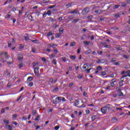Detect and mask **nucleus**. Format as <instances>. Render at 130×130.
Returning a JSON list of instances; mask_svg holds the SVG:
<instances>
[{
    "instance_id": "45",
    "label": "nucleus",
    "mask_w": 130,
    "mask_h": 130,
    "mask_svg": "<svg viewBox=\"0 0 130 130\" xmlns=\"http://www.w3.org/2000/svg\"><path fill=\"white\" fill-rule=\"evenodd\" d=\"M76 45V43L75 42L71 43V46H75Z\"/></svg>"
},
{
    "instance_id": "7",
    "label": "nucleus",
    "mask_w": 130,
    "mask_h": 130,
    "mask_svg": "<svg viewBox=\"0 0 130 130\" xmlns=\"http://www.w3.org/2000/svg\"><path fill=\"white\" fill-rule=\"evenodd\" d=\"M2 54H5V57H7V58H10V57L9 56V55L8 54V52H4L3 53H1V55Z\"/></svg>"
},
{
    "instance_id": "32",
    "label": "nucleus",
    "mask_w": 130,
    "mask_h": 130,
    "mask_svg": "<svg viewBox=\"0 0 130 130\" xmlns=\"http://www.w3.org/2000/svg\"><path fill=\"white\" fill-rule=\"evenodd\" d=\"M54 56H55V54H51V55L50 56V59H52V58L53 57H54Z\"/></svg>"
},
{
    "instance_id": "51",
    "label": "nucleus",
    "mask_w": 130,
    "mask_h": 130,
    "mask_svg": "<svg viewBox=\"0 0 130 130\" xmlns=\"http://www.w3.org/2000/svg\"><path fill=\"white\" fill-rule=\"evenodd\" d=\"M67 60V57H62V61L66 62V60Z\"/></svg>"
},
{
    "instance_id": "33",
    "label": "nucleus",
    "mask_w": 130,
    "mask_h": 130,
    "mask_svg": "<svg viewBox=\"0 0 130 130\" xmlns=\"http://www.w3.org/2000/svg\"><path fill=\"white\" fill-rule=\"evenodd\" d=\"M53 92H57L58 91V87H56L53 90Z\"/></svg>"
},
{
    "instance_id": "63",
    "label": "nucleus",
    "mask_w": 130,
    "mask_h": 130,
    "mask_svg": "<svg viewBox=\"0 0 130 130\" xmlns=\"http://www.w3.org/2000/svg\"><path fill=\"white\" fill-rule=\"evenodd\" d=\"M39 63L38 62L34 63L33 67H35L36 66H38Z\"/></svg>"
},
{
    "instance_id": "23",
    "label": "nucleus",
    "mask_w": 130,
    "mask_h": 130,
    "mask_svg": "<svg viewBox=\"0 0 130 130\" xmlns=\"http://www.w3.org/2000/svg\"><path fill=\"white\" fill-rule=\"evenodd\" d=\"M80 19H74L72 23H77V22H78V21H79Z\"/></svg>"
},
{
    "instance_id": "28",
    "label": "nucleus",
    "mask_w": 130,
    "mask_h": 130,
    "mask_svg": "<svg viewBox=\"0 0 130 130\" xmlns=\"http://www.w3.org/2000/svg\"><path fill=\"white\" fill-rule=\"evenodd\" d=\"M52 62L54 64H55V66H56V59H53L52 60Z\"/></svg>"
},
{
    "instance_id": "47",
    "label": "nucleus",
    "mask_w": 130,
    "mask_h": 130,
    "mask_svg": "<svg viewBox=\"0 0 130 130\" xmlns=\"http://www.w3.org/2000/svg\"><path fill=\"white\" fill-rule=\"evenodd\" d=\"M60 36V35L59 34H56L55 35L56 38H58Z\"/></svg>"
},
{
    "instance_id": "5",
    "label": "nucleus",
    "mask_w": 130,
    "mask_h": 130,
    "mask_svg": "<svg viewBox=\"0 0 130 130\" xmlns=\"http://www.w3.org/2000/svg\"><path fill=\"white\" fill-rule=\"evenodd\" d=\"M55 99H56V102H55V103H57V104L61 101V99H62V98L60 96H58Z\"/></svg>"
},
{
    "instance_id": "21",
    "label": "nucleus",
    "mask_w": 130,
    "mask_h": 130,
    "mask_svg": "<svg viewBox=\"0 0 130 130\" xmlns=\"http://www.w3.org/2000/svg\"><path fill=\"white\" fill-rule=\"evenodd\" d=\"M83 43L84 44H85V45H88L89 44H90V42L84 41L83 42Z\"/></svg>"
},
{
    "instance_id": "12",
    "label": "nucleus",
    "mask_w": 130,
    "mask_h": 130,
    "mask_svg": "<svg viewBox=\"0 0 130 130\" xmlns=\"http://www.w3.org/2000/svg\"><path fill=\"white\" fill-rule=\"evenodd\" d=\"M49 84L51 85V84H53V79L51 78L49 79L48 81Z\"/></svg>"
},
{
    "instance_id": "30",
    "label": "nucleus",
    "mask_w": 130,
    "mask_h": 130,
    "mask_svg": "<svg viewBox=\"0 0 130 130\" xmlns=\"http://www.w3.org/2000/svg\"><path fill=\"white\" fill-rule=\"evenodd\" d=\"M12 46V42L10 41H8V47Z\"/></svg>"
},
{
    "instance_id": "52",
    "label": "nucleus",
    "mask_w": 130,
    "mask_h": 130,
    "mask_svg": "<svg viewBox=\"0 0 130 130\" xmlns=\"http://www.w3.org/2000/svg\"><path fill=\"white\" fill-rule=\"evenodd\" d=\"M126 77H128L127 75H123L122 78L120 79V80H122V79H123V78H126Z\"/></svg>"
},
{
    "instance_id": "26",
    "label": "nucleus",
    "mask_w": 130,
    "mask_h": 130,
    "mask_svg": "<svg viewBox=\"0 0 130 130\" xmlns=\"http://www.w3.org/2000/svg\"><path fill=\"white\" fill-rule=\"evenodd\" d=\"M91 18H93V15H92L87 16V19H88V20H92V19H91Z\"/></svg>"
},
{
    "instance_id": "24",
    "label": "nucleus",
    "mask_w": 130,
    "mask_h": 130,
    "mask_svg": "<svg viewBox=\"0 0 130 130\" xmlns=\"http://www.w3.org/2000/svg\"><path fill=\"white\" fill-rule=\"evenodd\" d=\"M70 58H71V59L75 60V59H76V56H75V55H71L70 56Z\"/></svg>"
},
{
    "instance_id": "58",
    "label": "nucleus",
    "mask_w": 130,
    "mask_h": 130,
    "mask_svg": "<svg viewBox=\"0 0 130 130\" xmlns=\"http://www.w3.org/2000/svg\"><path fill=\"white\" fill-rule=\"evenodd\" d=\"M115 48H116V49H117V50H121V47H116Z\"/></svg>"
},
{
    "instance_id": "1",
    "label": "nucleus",
    "mask_w": 130,
    "mask_h": 130,
    "mask_svg": "<svg viewBox=\"0 0 130 130\" xmlns=\"http://www.w3.org/2000/svg\"><path fill=\"white\" fill-rule=\"evenodd\" d=\"M101 111L102 113H110V111H113V110L111 108L110 104H107L101 108Z\"/></svg>"
},
{
    "instance_id": "54",
    "label": "nucleus",
    "mask_w": 130,
    "mask_h": 130,
    "mask_svg": "<svg viewBox=\"0 0 130 130\" xmlns=\"http://www.w3.org/2000/svg\"><path fill=\"white\" fill-rule=\"evenodd\" d=\"M53 51L55 53V54H57V50L55 49V48H54Z\"/></svg>"
},
{
    "instance_id": "9",
    "label": "nucleus",
    "mask_w": 130,
    "mask_h": 130,
    "mask_svg": "<svg viewBox=\"0 0 130 130\" xmlns=\"http://www.w3.org/2000/svg\"><path fill=\"white\" fill-rule=\"evenodd\" d=\"M18 58L19 60H22V59H23V55H22V54H19L18 55Z\"/></svg>"
},
{
    "instance_id": "25",
    "label": "nucleus",
    "mask_w": 130,
    "mask_h": 130,
    "mask_svg": "<svg viewBox=\"0 0 130 130\" xmlns=\"http://www.w3.org/2000/svg\"><path fill=\"white\" fill-rule=\"evenodd\" d=\"M7 128H8L9 130H13V127L10 125H8Z\"/></svg>"
},
{
    "instance_id": "6",
    "label": "nucleus",
    "mask_w": 130,
    "mask_h": 130,
    "mask_svg": "<svg viewBox=\"0 0 130 130\" xmlns=\"http://www.w3.org/2000/svg\"><path fill=\"white\" fill-rule=\"evenodd\" d=\"M4 122L6 124V128H8V125L10 124V121L7 119H4Z\"/></svg>"
},
{
    "instance_id": "59",
    "label": "nucleus",
    "mask_w": 130,
    "mask_h": 130,
    "mask_svg": "<svg viewBox=\"0 0 130 130\" xmlns=\"http://www.w3.org/2000/svg\"><path fill=\"white\" fill-rule=\"evenodd\" d=\"M74 85V83L73 82H71L69 84V87L71 88L72 86Z\"/></svg>"
},
{
    "instance_id": "55",
    "label": "nucleus",
    "mask_w": 130,
    "mask_h": 130,
    "mask_svg": "<svg viewBox=\"0 0 130 130\" xmlns=\"http://www.w3.org/2000/svg\"><path fill=\"white\" fill-rule=\"evenodd\" d=\"M37 10H36V14L38 16H39L40 15V12H38V11L37 12Z\"/></svg>"
},
{
    "instance_id": "64",
    "label": "nucleus",
    "mask_w": 130,
    "mask_h": 130,
    "mask_svg": "<svg viewBox=\"0 0 130 130\" xmlns=\"http://www.w3.org/2000/svg\"><path fill=\"white\" fill-rule=\"evenodd\" d=\"M126 74H127V75H130V70H128L127 72H126Z\"/></svg>"
},
{
    "instance_id": "34",
    "label": "nucleus",
    "mask_w": 130,
    "mask_h": 130,
    "mask_svg": "<svg viewBox=\"0 0 130 130\" xmlns=\"http://www.w3.org/2000/svg\"><path fill=\"white\" fill-rule=\"evenodd\" d=\"M77 78L79 80H81V79L83 78V76L79 75L77 76Z\"/></svg>"
},
{
    "instance_id": "4",
    "label": "nucleus",
    "mask_w": 130,
    "mask_h": 130,
    "mask_svg": "<svg viewBox=\"0 0 130 130\" xmlns=\"http://www.w3.org/2000/svg\"><path fill=\"white\" fill-rule=\"evenodd\" d=\"M98 60L100 61L98 62V63H104L105 64L107 63V60L106 59H98Z\"/></svg>"
},
{
    "instance_id": "10",
    "label": "nucleus",
    "mask_w": 130,
    "mask_h": 130,
    "mask_svg": "<svg viewBox=\"0 0 130 130\" xmlns=\"http://www.w3.org/2000/svg\"><path fill=\"white\" fill-rule=\"evenodd\" d=\"M78 13V9H75V10L70 12L69 14H77Z\"/></svg>"
},
{
    "instance_id": "18",
    "label": "nucleus",
    "mask_w": 130,
    "mask_h": 130,
    "mask_svg": "<svg viewBox=\"0 0 130 130\" xmlns=\"http://www.w3.org/2000/svg\"><path fill=\"white\" fill-rule=\"evenodd\" d=\"M32 80H33V77L32 76L28 77L27 78V81L30 82V81H32Z\"/></svg>"
},
{
    "instance_id": "15",
    "label": "nucleus",
    "mask_w": 130,
    "mask_h": 130,
    "mask_svg": "<svg viewBox=\"0 0 130 130\" xmlns=\"http://www.w3.org/2000/svg\"><path fill=\"white\" fill-rule=\"evenodd\" d=\"M48 45L49 46H50V47H52V48L54 47V46H57V45H55L54 44H48Z\"/></svg>"
},
{
    "instance_id": "35",
    "label": "nucleus",
    "mask_w": 130,
    "mask_h": 130,
    "mask_svg": "<svg viewBox=\"0 0 130 130\" xmlns=\"http://www.w3.org/2000/svg\"><path fill=\"white\" fill-rule=\"evenodd\" d=\"M51 101L53 104H57V103H55L56 102V100H52Z\"/></svg>"
},
{
    "instance_id": "40",
    "label": "nucleus",
    "mask_w": 130,
    "mask_h": 130,
    "mask_svg": "<svg viewBox=\"0 0 130 130\" xmlns=\"http://www.w3.org/2000/svg\"><path fill=\"white\" fill-rule=\"evenodd\" d=\"M31 113H32V115H35V114L36 113V110H33Z\"/></svg>"
},
{
    "instance_id": "44",
    "label": "nucleus",
    "mask_w": 130,
    "mask_h": 130,
    "mask_svg": "<svg viewBox=\"0 0 130 130\" xmlns=\"http://www.w3.org/2000/svg\"><path fill=\"white\" fill-rule=\"evenodd\" d=\"M5 112H6V110H5V109L2 108L1 110V113H5Z\"/></svg>"
},
{
    "instance_id": "8",
    "label": "nucleus",
    "mask_w": 130,
    "mask_h": 130,
    "mask_svg": "<svg viewBox=\"0 0 130 130\" xmlns=\"http://www.w3.org/2000/svg\"><path fill=\"white\" fill-rule=\"evenodd\" d=\"M24 40H25V41H27L28 40H30V39L29 38L28 34H26L25 35Z\"/></svg>"
},
{
    "instance_id": "41",
    "label": "nucleus",
    "mask_w": 130,
    "mask_h": 130,
    "mask_svg": "<svg viewBox=\"0 0 130 130\" xmlns=\"http://www.w3.org/2000/svg\"><path fill=\"white\" fill-rule=\"evenodd\" d=\"M126 5V4H125L124 2H123V3H122L121 6V7H125Z\"/></svg>"
},
{
    "instance_id": "22",
    "label": "nucleus",
    "mask_w": 130,
    "mask_h": 130,
    "mask_svg": "<svg viewBox=\"0 0 130 130\" xmlns=\"http://www.w3.org/2000/svg\"><path fill=\"white\" fill-rule=\"evenodd\" d=\"M95 117H97V116L96 115H93L91 117V119L92 120V121H94V120H95V119H96V118Z\"/></svg>"
},
{
    "instance_id": "56",
    "label": "nucleus",
    "mask_w": 130,
    "mask_h": 130,
    "mask_svg": "<svg viewBox=\"0 0 130 130\" xmlns=\"http://www.w3.org/2000/svg\"><path fill=\"white\" fill-rule=\"evenodd\" d=\"M28 85L29 86V87H32V86H33V82H29Z\"/></svg>"
},
{
    "instance_id": "62",
    "label": "nucleus",
    "mask_w": 130,
    "mask_h": 130,
    "mask_svg": "<svg viewBox=\"0 0 130 130\" xmlns=\"http://www.w3.org/2000/svg\"><path fill=\"white\" fill-rule=\"evenodd\" d=\"M42 60H43V61H44V62L46 61V59H45L44 57H42Z\"/></svg>"
},
{
    "instance_id": "11",
    "label": "nucleus",
    "mask_w": 130,
    "mask_h": 130,
    "mask_svg": "<svg viewBox=\"0 0 130 130\" xmlns=\"http://www.w3.org/2000/svg\"><path fill=\"white\" fill-rule=\"evenodd\" d=\"M35 120L36 121H39L40 120V115H38Z\"/></svg>"
},
{
    "instance_id": "53",
    "label": "nucleus",
    "mask_w": 130,
    "mask_h": 130,
    "mask_svg": "<svg viewBox=\"0 0 130 130\" xmlns=\"http://www.w3.org/2000/svg\"><path fill=\"white\" fill-rule=\"evenodd\" d=\"M105 75H106V72H102L101 76H105Z\"/></svg>"
},
{
    "instance_id": "20",
    "label": "nucleus",
    "mask_w": 130,
    "mask_h": 130,
    "mask_svg": "<svg viewBox=\"0 0 130 130\" xmlns=\"http://www.w3.org/2000/svg\"><path fill=\"white\" fill-rule=\"evenodd\" d=\"M119 7H120V5H114V7H113V9H118Z\"/></svg>"
},
{
    "instance_id": "49",
    "label": "nucleus",
    "mask_w": 130,
    "mask_h": 130,
    "mask_svg": "<svg viewBox=\"0 0 130 130\" xmlns=\"http://www.w3.org/2000/svg\"><path fill=\"white\" fill-rule=\"evenodd\" d=\"M23 67V63H21L19 64V69H21V68Z\"/></svg>"
},
{
    "instance_id": "16",
    "label": "nucleus",
    "mask_w": 130,
    "mask_h": 130,
    "mask_svg": "<svg viewBox=\"0 0 130 130\" xmlns=\"http://www.w3.org/2000/svg\"><path fill=\"white\" fill-rule=\"evenodd\" d=\"M59 32L60 34H62V33H63V27L60 28V29H59Z\"/></svg>"
},
{
    "instance_id": "3",
    "label": "nucleus",
    "mask_w": 130,
    "mask_h": 130,
    "mask_svg": "<svg viewBox=\"0 0 130 130\" xmlns=\"http://www.w3.org/2000/svg\"><path fill=\"white\" fill-rule=\"evenodd\" d=\"M35 69V74L37 76V77H40V73H39V67L34 68Z\"/></svg>"
},
{
    "instance_id": "36",
    "label": "nucleus",
    "mask_w": 130,
    "mask_h": 130,
    "mask_svg": "<svg viewBox=\"0 0 130 130\" xmlns=\"http://www.w3.org/2000/svg\"><path fill=\"white\" fill-rule=\"evenodd\" d=\"M123 57H124V58H125L126 59H128V58H129V57H128V56H127V55H123Z\"/></svg>"
},
{
    "instance_id": "19",
    "label": "nucleus",
    "mask_w": 130,
    "mask_h": 130,
    "mask_svg": "<svg viewBox=\"0 0 130 130\" xmlns=\"http://www.w3.org/2000/svg\"><path fill=\"white\" fill-rule=\"evenodd\" d=\"M118 96H123V93L121 91H119L117 93Z\"/></svg>"
},
{
    "instance_id": "27",
    "label": "nucleus",
    "mask_w": 130,
    "mask_h": 130,
    "mask_svg": "<svg viewBox=\"0 0 130 130\" xmlns=\"http://www.w3.org/2000/svg\"><path fill=\"white\" fill-rule=\"evenodd\" d=\"M46 14H47L48 16H50V15H51V11H50V10H48Z\"/></svg>"
},
{
    "instance_id": "17",
    "label": "nucleus",
    "mask_w": 130,
    "mask_h": 130,
    "mask_svg": "<svg viewBox=\"0 0 130 130\" xmlns=\"http://www.w3.org/2000/svg\"><path fill=\"white\" fill-rule=\"evenodd\" d=\"M74 105L75 106H77L78 105H79V100H77L75 101L74 102Z\"/></svg>"
},
{
    "instance_id": "14",
    "label": "nucleus",
    "mask_w": 130,
    "mask_h": 130,
    "mask_svg": "<svg viewBox=\"0 0 130 130\" xmlns=\"http://www.w3.org/2000/svg\"><path fill=\"white\" fill-rule=\"evenodd\" d=\"M91 49H89L85 52V54H89V53H91Z\"/></svg>"
},
{
    "instance_id": "60",
    "label": "nucleus",
    "mask_w": 130,
    "mask_h": 130,
    "mask_svg": "<svg viewBox=\"0 0 130 130\" xmlns=\"http://www.w3.org/2000/svg\"><path fill=\"white\" fill-rule=\"evenodd\" d=\"M32 51L34 53H35L36 52V49L35 48H32Z\"/></svg>"
},
{
    "instance_id": "57",
    "label": "nucleus",
    "mask_w": 130,
    "mask_h": 130,
    "mask_svg": "<svg viewBox=\"0 0 130 130\" xmlns=\"http://www.w3.org/2000/svg\"><path fill=\"white\" fill-rule=\"evenodd\" d=\"M94 12L95 14H98V13H99L100 12H101V11L100 10H95Z\"/></svg>"
},
{
    "instance_id": "48",
    "label": "nucleus",
    "mask_w": 130,
    "mask_h": 130,
    "mask_svg": "<svg viewBox=\"0 0 130 130\" xmlns=\"http://www.w3.org/2000/svg\"><path fill=\"white\" fill-rule=\"evenodd\" d=\"M112 120H113V121H117V118H116V117H113Z\"/></svg>"
},
{
    "instance_id": "31",
    "label": "nucleus",
    "mask_w": 130,
    "mask_h": 130,
    "mask_svg": "<svg viewBox=\"0 0 130 130\" xmlns=\"http://www.w3.org/2000/svg\"><path fill=\"white\" fill-rule=\"evenodd\" d=\"M102 69V67H101V66H98L96 68V70H98V71H100V70H101Z\"/></svg>"
},
{
    "instance_id": "37",
    "label": "nucleus",
    "mask_w": 130,
    "mask_h": 130,
    "mask_svg": "<svg viewBox=\"0 0 130 130\" xmlns=\"http://www.w3.org/2000/svg\"><path fill=\"white\" fill-rule=\"evenodd\" d=\"M21 98H22V94L16 100V102H19V101H20V99H21Z\"/></svg>"
},
{
    "instance_id": "38",
    "label": "nucleus",
    "mask_w": 130,
    "mask_h": 130,
    "mask_svg": "<svg viewBox=\"0 0 130 130\" xmlns=\"http://www.w3.org/2000/svg\"><path fill=\"white\" fill-rule=\"evenodd\" d=\"M77 107L78 108H81V107H83V108H84V107H86V106L85 105H84V104H82L81 106H77Z\"/></svg>"
},
{
    "instance_id": "43",
    "label": "nucleus",
    "mask_w": 130,
    "mask_h": 130,
    "mask_svg": "<svg viewBox=\"0 0 130 130\" xmlns=\"http://www.w3.org/2000/svg\"><path fill=\"white\" fill-rule=\"evenodd\" d=\"M68 20H72V19H74V16H69L68 18Z\"/></svg>"
},
{
    "instance_id": "50",
    "label": "nucleus",
    "mask_w": 130,
    "mask_h": 130,
    "mask_svg": "<svg viewBox=\"0 0 130 130\" xmlns=\"http://www.w3.org/2000/svg\"><path fill=\"white\" fill-rule=\"evenodd\" d=\"M12 85V83L9 82L7 84V87H10Z\"/></svg>"
},
{
    "instance_id": "29",
    "label": "nucleus",
    "mask_w": 130,
    "mask_h": 130,
    "mask_svg": "<svg viewBox=\"0 0 130 130\" xmlns=\"http://www.w3.org/2000/svg\"><path fill=\"white\" fill-rule=\"evenodd\" d=\"M55 6H56V5H53V6H49L48 7V9H53V8H55Z\"/></svg>"
},
{
    "instance_id": "13",
    "label": "nucleus",
    "mask_w": 130,
    "mask_h": 130,
    "mask_svg": "<svg viewBox=\"0 0 130 130\" xmlns=\"http://www.w3.org/2000/svg\"><path fill=\"white\" fill-rule=\"evenodd\" d=\"M53 35V33H52V31H50L47 35V36L49 37V36H51Z\"/></svg>"
},
{
    "instance_id": "46",
    "label": "nucleus",
    "mask_w": 130,
    "mask_h": 130,
    "mask_svg": "<svg viewBox=\"0 0 130 130\" xmlns=\"http://www.w3.org/2000/svg\"><path fill=\"white\" fill-rule=\"evenodd\" d=\"M58 128H59V126L57 125L54 127V129L55 130H58Z\"/></svg>"
},
{
    "instance_id": "2",
    "label": "nucleus",
    "mask_w": 130,
    "mask_h": 130,
    "mask_svg": "<svg viewBox=\"0 0 130 130\" xmlns=\"http://www.w3.org/2000/svg\"><path fill=\"white\" fill-rule=\"evenodd\" d=\"M90 11V8L89 7H86L85 8L82 12H81V14L83 16H85V15H87L88 13H89V11Z\"/></svg>"
},
{
    "instance_id": "61",
    "label": "nucleus",
    "mask_w": 130,
    "mask_h": 130,
    "mask_svg": "<svg viewBox=\"0 0 130 130\" xmlns=\"http://www.w3.org/2000/svg\"><path fill=\"white\" fill-rule=\"evenodd\" d=\"M105 47L106 48H109V47H110V45H106L105 46Z\"/></svg>"
},
{
    "instance_id": "42",
    "label": "nucleus",
    "mask_w": 130,
    "mask_h": 130,
    "mask_svg": "<svg viewBox=\"0 0 130 130\" xmlns=\"http://www.w3.org/2000/svg\"><path fill=\"white\" fill-rule=\"evenodd\" d=\"M66 7L68 8H70V7H72V3L68 4L66 5Z\"/></svg>"
},
{
    "instance_id": "39",
    "label": "nucleus",
    "mask_w": 130,
    "mask_h": 130,
    "mask_svg": "<svg viewBox=\"0 0 130 130\" xmlns=\"http://www.w3.org/2000/svg\"><path fill=\"white\" fill-rule=\"evenodd\" d=\"M31 42H33L34 43H37L38 42V40H31Z\"/></svg>"
}]
</instances>
